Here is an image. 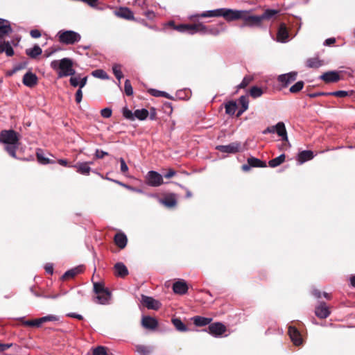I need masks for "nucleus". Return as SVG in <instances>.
Segmentation results:
<instances>
[{
    "mask_svg": "<svg viewBox=\"0 0 355 355\" xmlns=\"http://www.w3.org/2000/svg\"><path fill=\"white\" fill-rule=\"evenodd\" d=\"M19 135L12 130H2L0 141L6 144L5 150L12 157L16 158V150L19 146Z\"/></svg>",
    "mask_w": 355,
    "mask_h": 355,
    "instance_id": "obj_1",
    "label": "nucleus"
},
{
    "mask_svg": "<svg viewBox=\"0 0 355 355\" xmlns=\"http://www.w3.org/2000/svg\"><path fill=\"white\" fill-rule=\"evenodd\" d=\"M51 67L54 70H59V78L75 74V70L73 68V62L71 59L67 58H62L60 60H53L51 62Z\"/></svg>",
    "mask_w": 355,
    "mask_h": 355,
    "instance_id": "obj_2",
    "label": "nucleus"
},
{
    "mask_svg": "<svg viewBox=\"0 0 355 355\" xmlns=\"http://www.w3.org/2000/svg\"><path fill=\"white\" fill-rule=\"evenodd\" d=\"M94 291L96 295L94 302L100 304H109L111 293L101 283H94Z\"/></svg>",
    "mask_w": 355,
    "mask_h": 355,
    "instance_id": "obj_3",
    "label": "nucleus"
},
{
    "mask_svg": "<svg viewBox=\"0 0 355 355\" xmlns=\"http://www.w3.org/2000/svg\"><path fill=\"white\" fill-rule=\"evenodd\" d=\"M59 41L65 44H73L80 40V35L73 31H60L58 33Z\"/></svg>",
    "mask_w": 355,
    "mask_h": 355,
    "instance_id": "obj_4",
    "label": "nucleus"
},
{
    "mask_svg": "<svg viewBox=\"0 0 355 355\" xmlns=\"http://www.w3.org/2000/svg\"><path fill=\"white\" fill-rule=\"evenodd\" d=\"M174 29L180 33H186L189 35H194L198 32H205V26L202 23L195 24H180L174 26Z\"/></svg>",
    "mask_w": 355,
    "mask_h": 355,
    "instance_id": "obj_5",
    "label": "nucleus"
},
{
    "mask_svg": "<svg viewBox=\"0 0 355 355\" xmlns=\"http://www.w3.org/2000/svg\"><path fill=\"white\" fill-rule=\"evenodd\" d=\"M275 132H276L278 136L281 137L283 141H288L287 132L285 124L283 122L280 121L275 125L268 126L263 131V134L264 135Z\"/></svg>",
    "mask_w": 355,
    "mask_h": 355,
    "instance_id": "obj_6",
    "label": "nucleus"
},
{
    "mask_svg": "<svg viewBox=\"0 0 355 355\" xmlns=\"http://www.w3.org/2000/svg\"><path fill=\"white\" fill-rule=\"evenodd\" d=\"M251 10H244V12L242 16V19L244 22L243 26H260L261 21L259 15H251Z\"/></svg>",
    "mask_w": 355,
    "mask_h": 355,
    "instance_id": "obj_7",
    "label": "nucleus"
},
{
    "mask_svg": "<svg viewBox=\"0 0 355 355\" xmlns=\"http://www.w3.org/2000/svg\"><path fill=\"white\" fill-rule=\"evenodd\" d=\"M222 12V17L228 21L242 19L243 14L245 13L244 10H234L230 8H223Z\"/></svg>",
    "mask_w": 355,
    "mask_h": 355,
    "instance_id": "obj_8",
    "label": "nucleus"
},
{
    "mask_svg": "<svg viewBox=\"0 0 355 355\" xmlns=\"http://www.w3.org/2000/svg\"><path fill=\"white\" fill-rule=\"evenodd\" d=\"M146 183L150 187H159L163 184L162 176L156 171H150L146 175Z\"/></svg>",
    "mask_w": 355,
    "mask_h": 355,
    "instance_id": "obj_9",
    "label": "nucleus"
},
{
    "mask_svg": "<svg viewBox=\"0 0 355 355\" xmlns=\"http://www.w3.org/2000/svg\"><path fill=\"white\" fill-rule=\"evenodd\" d=\"M227 330L226 327L220 322L211 324L208 327V333L214 337H220Z\"/></svg>",
    "mask_w": 355,
    "mask_h": 355,
    "instance_id": "obj_10",
    "label": "nucleus"
},
{
    "mask_svg": "<svg viewBox=\"0 0 355 355\" xmlns=\"http://www.w3.org/2000/svg\"><path fill=\"white\" fill-rule=\"evenodd\" d=\"M216 149L222 153H236L241 150V145L239 142H233L228 145L218 146Z\"/></svg>",
    "mask_w": 355,
    "mask_h": 355,
    "instance_id": "obj_11",
    "label": "nucleus"
},
{
    "mask_svg": "<svg viewBox=\"0 0 355 355\" xmlns=\"http://www.w3.org/2000/svg\"><path fill=\"white\" fill-rule=\"evenodd\" d=\"M288 334L293 343L295 346H300L303 343V339L300 331L294 327H289Z\"/></svg>",
    "mask_w": 355,
    "mask_h": 355,
    "instance_id": "obj_12",
    "label": "nucleus"
},
{
    "mask_svg": "<svg viewBox=\"0 0 355 355\" xmlns=\"http://www.w3.org/2000/svg\"><path fill=\"white\" fill-rule=\"evenodd\" d=\"M141 303L148 309L157 310L161 306V304L159 301L153 299L151 297L145 295H142L141 297Z\"/></svg>",
    "mask_w": 355,
    "mask_h": 355,
    "instance_id": "obj_13",
    "label": "nucleus"
},
{
    "mask_svg": "<svg viewBox=\"0 0 355 355\" xmlns=\"http://www.w3.org/2000/svg\"><path fill=\"white\" fill-rule=\"evenodd\" d=\"M296 78V72H290L288 73L279 75L277 78V80L283 87H286L291 83L293 82Z\"/></svg>",
    "mask_w": 355,
    "mask_h": 355,
    "instance_id": "obj_14",
    "label": "nucleus"
},
{
    "mask_svg": "<svg viewBox=\"0 0 355 355\" xmlns=\"http://www.w3.org/2000/svg\"><path fill=\"white\" fill-rule=\"evenodd\" d=\"M289 34L284 24H281L277 34V41L282 43L288 42Z\"/></svg>",
    "mask_w": 355,
    "mask_h": 355,
    "instance_id": "obj_15",
    "label": "nucleus"
},
{
    "mask_svg": "<svg viewBox=\"0 0 355 355\" xmlns=\"http://www.w3.org/2000/svg\"><path fill=\"white\" fill-rule=\"evenodd\" d=\"M315 313L320 318H326L330 314L329 308L324 302L320 303L318 306H316Z\"/></svg>",
    "mask_w": 355,
    "mask_h": 355,
    "instance_id": "obj_16",
    "label": "nucleus"
},
{
    "mask_svg": "<svg viewBox=\"0 0 355 355\" xmlns=\"http://www.w3.org/2000/svg\"><path fill=\"white\" fill-rule=\"evenodd\" d=\"M37 83V77L32 72H27L23 78V83L29 87H33Z\"/></svg>",
    "mask_w": 355,
    "mask_h": 355,
    "instance_id": "obj_17",
    "label": "nucleus"
},
{
    "mask_svg": "<svg viewBox=\"0 0 355 355\" xmlns=\"http://www.w3.org/2000/svg\"><path fill=\"white\" fill-rule=\"evenodd\" d=\"M320 78L325 83H335L340 80V75L336 71H328L323 73Z\"/></svg>",
    "mask_w": 355,
    "mask_h": 355,
    "instance_id": "obj_18",
    "label": "nucleus"
},
{
    "mask_svg": "<svg viewBox=\"0 0 355 355\" xmlns=\"http://www.w3.org/2000/svg\"><path fill=\"white\" fill-rule=\"evenodd\" d=\"M223 8H218L212 10H208L203 12L200 15H196L191 16L189 18L191 19L194 17H222Z\"/></svg>",
    "mask_w": 355,
    "mask_h": 355,
    "instance_id": "obj_19",
    "label": "nucleus"
},
{
    "mask_svg": "<svg viewBox=\"0 0 355 355\" xmlns=\"http://www.w3.org/2000/svg\"><path fill=\"white\" fill-rule=\"evenodd\" d=\"M141 324L146 329H154L157 326V321L150 316H144L141 320Z\"/></svg>",
    "mask_w": 355,
    "mask_h": 355,
    "instance_id": "obj_20",
    "label": "nucleus"
},
{
    "mask_svg": "<svg viewBox=\"0 0 355 355\" xmlns=\"http://www.w3.org/2000/svg\"><path fill=\"white\" fill-rule=\"evenodd\" d=\"M115 15L119 17L125 19H135L133 12L128 8H121L119 10L115 12Z\"/></svg>",
    "mask_w": 355,
    "mask_h": 355,
    "instance_id": "obj_21",
    "label": "nucleus"
},
{
    "mask_svg": "<svg viewBox=\"0 0 355 355\" xmlns=\"http://www.w3.org/2000/svg\"><path fill=\"white\" fill-rule=\"evenodd\" d=\"M173 290L174 293L182 295L187 293L188 287L184 281L180 280L173 284Z\"/></svg>",
    "mask_w": 355,
    "mask_h": 355,
    "instance_id": "obj_22",
    "label": "nucleus"
},
{
    "mask_svg": "<svg viewBox=\"0 0 355 355\" xmlns=\"http://www.w3.org/2000/svg\"><path fill=\"white\" fill-rule=\"evenodd\" d=\"M313 158V153L311 150H303L300 152L297 155V162L300 164L304 163L306 161H309Z\"/></svg>",
    "mask_w": 355,
    "mask_h": 355,
    "instance_id": "obj_23",
    "label": "nucleus"
},
{
    "mask_svg": "<svg viewBox=\"0 0 355 355\" xmlns=\"http://www.w3.org/2000/svg\"><path fill=\"white\" fill-rule=\"evenodd\" d=\"M73 167L76 168L77 172L82 175H88L91 171L89 162H78Z\"/></svg>",
    "mask_w": 355,
    "mask_h": 355,
    "instance_id": "obj_24",
    "label": "nucleus"
},
{
    "mask_svg": "<svg viewBox=\"0 0 355 355\" xmlns=\"http://www.w3.org/2000/svg\"><path fill=\"white\" fill-rule=\"evenodd\" d=\"M12 31L10 22L7 20L0 19V38L8 35Z\"/></svg>",
    "mask_w": 355,
    "mask_h": 355,
    "instance_id": "obj_25",
    "label": "nucleus"
},
{
    "mask_svg": "<svg viewBox=\"0 0 355 355\" xmlns=\"http://www.w3.org/2000/svg\"><path fill=\"white\" fill-rule=\"evenodd\" d=\"M127 241V237L123 233H118L114 236V242L116 245L121 249H123L126 246Z\"/></svg>",
    "mask_w": 355,
    "mask_h": 355,
    "instance_id": "obj_26",
    "label": "nucleus"
},
{
    "mask_svg": "<svg viewBox=\"0 0 355 355\" xmlns=\"http://www.w3.org/2000/svg\"><path fill=\"white\" fill-rule=\"evenodd\" d=\"M115 274L116 276L123 277L128 274L127 267L123 263H116L114 266Z\"/></svg>",
    "mask_w": 355,
    "mask_h": 355,
    "instance_id": "obj_27",
    "label": "nucleus"
},
{
    "mask_svg": "<svg viewBox=\"0 0 355 355\" xmlns=\"http://www.w3.org/2000/svg\"><path fill=\"white\" fill-rule=\"evenodd\" d=\"M160 202L167 207H173L177 203L176 196L175 194H171L164 199L160 200Z\"/></svg>",
    "mask_w": 355,
    "mask_h": 355,
    "instance_id": "obj_28",
    "label": "nucleus"
},
{
    "mask_svg": "<svg viewBox=\"0 0 355 355\" xmlns=\"http://www.w3.org/2000/svg\"><path fill=\"white\" fill-rule=\"evenodd\" d=\"M3 52H5L8 56H12L14 54V51L10 43L0 40V53Z\"/></svg>",
    "mask_w": 355,
    "mask_h": 355,
    "instance_id": "obj_29",
    "label": "nucleus"
},
{
    "mask_svg": "<svg viewBox=\"0 0 355 355\" xmlns=\"http://www.w3.org/2000/svg\"><path fill=\"white\" fill-rule=\"evenodd\" d=\"M83 271L82 266H78L71 270H67L62 276L64 279L75 277L76 275L80 273Z\"/></svg>",
    "mask_w": 355,
    "mask_h": 355,
    "instance_id": "obj_30",
    "label": "nucleus"
},
{
    "mask_svg": "<svg viewBox=\"0 0 355 355\" xmlns=\"http://www.w3.org/2000/svg\"><path fill=\"white\" fill-rule=\"evenodd\" d=\"M193 323L198 327H203L209 324L211 321V318H205L201 316H196L193 318Z\"/></svg>",
    "mask_w": 355,
    "mask_h": 355,
    "instance_id": "obj_31",
    "label": "nucleus"
},
{
    "mask_svg": "<svg viewBox=\"0 0 355 355\" xmlns=\"http://www.w3.org/2000/svg\"><path fill=\"white\" fill-rule=\"evenodd\" d=\"M306 66L309 68H318L323 64L322 60H319L318 58H311L306 60Z\"/></svg>",
    "mask_w": 355,
    "mask_h": 355,
    "instance_id": "obj_32",
    "label": "nucleus"
},
{
    "mask_svg": "<svg viewBox=\"0 0 355 355\" xmlns=\"http://www.w3.org/2000/svg\"><path fill=\"white\" fill-rule=\"evenodd\" d=\"M42 52V49L38 45H35L33 48L26 50V54L32 58H35L40 55Z\"/></svg>",
    "mask_w": 355,
    "mask_h": 355,
    "instance_id": "obj_33",
    "label": "nucleus"
},
{
    "mask_svg": "<svg viewBox=\"0 0 355 355\" xmlns=\"http://www.w3.org/2000/svg\"><path fill=\"white\" fill-rule=\"evenodd\" d=\"M285 161V155L282 154L279 156L271 159L269 161L268 164L269 166L272 168L277 167L282 164Z\"/></svg>",
    "mask_w": 355,
    "mask_h": 355,
    "instance_id": "obj_34",
    "label": "nucleus"
},
{
    "mask_svg": "<svg viewBox=\"0 0 355 355\" xmlns=\"http://www.w3.org/2000/svg\"><path fill=\"white\" fill-rule=\"evenodd\" d=\"M248 163L251 167H266V164L265 162L260 159L254 157H251L248 159Z\"/></svg>",
    "mask_w": 355,
    "mask_h": 355,
    "instance_id": "obj_35",
    "label": "nucleus"
},
{
    "mask_svg": "<svg viewBox=\"0 0 355 355\" xmlns=\"http://www.w3.org/2000/svg\"><path fill=\"white\" fill-rule=\"evenodd\" d=\"M121 69V66L118 64H115L112 67L113 73H114L115 77L119 80V83H118L119 87H120V81H121V78L123 77V75L122 73Z\"/></svg>",
    "mask_w": 355,
    "mask_h": 355,
    "instance_id": "obj_36",
    "label": "nucleus"
},
{
    "mask_svg": "<svg viewBox=\"0 0 355 355\" xmlns=\"http://www.w3.org/2000/svg\"><path fill=\"white\" fill-rule=\"evenodd\" d=\"M134 115L135 118L139 120H145L148 116V111L146 109L136 110Z\"/></svg>",
    "mask_w": 355,
    "mask_h": 355,
    "instance_id": "obj_37",
    "label": "nucleus"
},
{
    "mask_svg": "<svg viewBox=\"0 0 355 355\" xmlns=\"http://www.w3.org/2000/svg\"><path fill=\"white\" fill-rule=\"evenodd\" d=\"M173 325L175 327L177 330L180 331H186L187 330L185 324L178 318H174L172 320Z\"/></svg>",
    "mask_w": 355,
    "mask_h": 355,
    "instance_id": "obj_38",
    "label": "nucleus"
},
{
    "mask_svg": "<svg viewBox=\"0 0 355 355\" xmlns=\"http://www.w3.org/2000/svg\"><path fill=\"white\" fill-rule=\"evenodd\" d=\"M236 103L234 101H231L226 104L225 112L227 114L232 115L236 112Z\"/></svg>",
    "mask_w": 355,
    "mask_h": 355,
    "instance_id": "obj_39",
    "label": "nucleus"
},
{
    "mask_svg": "<svg viewBox=\"0 0 355 355\" xmlns=\"http://www.w3.org/2000/svg\"><path fill=\"white\" fill-rule=\"evenodd\" d=\"M277 13V10H266L260 16L261 21L262 22L264 19H269L273 16H275Z\"/></svg>",
    "mask_w": 355,
    "mask_h": 355,
    "instance_id": "obj_40",
    "label": "nucleus"
},
{
    "mask_svg": "<svg viewBox=\"0 0 355 355\" xmlns=\"http://www.w3.org/2000/svg\"><path fill=\"white\" fill-rule=\"evenodd\" d=\"M92 74L93 76H94L96 78L103 79V80H106V79L109 78V76L107 74V73L102 69H96V70L92 71Z\"/></svg>",
    "mask_w": 355,
    "mask_h": 355,
    "instance_id": "obj_41",
    "label": "nucleus"
},
{
    "mask_svg": "<svg viewBox=\"0 0 355 355\" xmlns=\"http://www.w3.org/2000/svg\"><path fill=\"white\" fill-rule=\"evenodd\" d=\"M250 94L252 98H256L260 97L263 94V90L260 87L254 86L250 89Z\"/></svg>",
    "mask_w": 355,
    "mask_h": 355,
    "instance_id": "obj_42",
    "label": "nucleus"
},
{
    "mask_svg": "<svg viewBox=\"0 0 355 355\" xmlns=\"http://www.w3.org/2000/svg\"><path fill=\"white\" fill-rule=\"evenodd\" d=\"M136 351L141 355H146L152 351V349L148 346L137 345L136 347Z\"/></svg>",
    "mask_w": 355,
    "mask_h": 355,
    "instance_id": "obj_43",
    "label": "nucleus"
},
{
    "mask_svg": "<svg viewBox=\"0 0 355 355\" xmlns=\"http://www.w3.org/2000/svg\"><path fill=\"white\" fill-rule=\"evenodd\" d=\"M304 87L303 81H298L295 85L291 87L290 92L291 93H297L302 89Z\"/></svg>",
    "mask_w": 355,
    "mask_h": 355,
    "instance_id": "obj_44",
    "label": "nucleus"
},
{
    "mask_svg": "<svg viewBox=\"0 0 355 355\" xmlns=\"http://www.w3.org/2000/svg\"><path fill=\"white\" fill-rule=\"evenodd\" d=\"M124 90L127 96H131L133 94V89L129 80L125 81Z\"/></svg>",
    "mask_w": 355,
    "mask_h": 355,
    "instance_id": "obj_45",
    "label": "nucleus"
},
{
    "mask_svg": "<svg viewBox=\"0 0 355 355\" xmlns=\"http://www.w3.org/2000/svg\"><path fill=\"white\" fill-rule=\"evenodd\" d=\"M205 32H198L199 33L205 35V34H211L214 35H217L220 33V31L216 28H208L205 26Z\"/></svg>",
    "mask_w": 355,
    "mask_h": 355,
    "instance_id": "obj_46",
    "label": "nucleus"
},
{
    "mask_svg": "<svg viewBox=\"0 0 355 355\" xmlns=\"http://www.w3.org/2000/svg\"><path fill=\"white\" fill-rule=\"evenodd\" d=\"M40 320L44 321V323L51 321H58L59 320V317L55 315H49L42 317Z\"/></svg>",
    "mask_w": 355,
    "mask_h": 355,
    "instance_id": "obj_47",
    "label": "nucleus"
},
{
    "mask_svg": "<svg viewBox=\"0 0 355 355\" xmlns=\"http://www.w3.org/2000/svg\"><path fill=\"white\" fill-rule=\"evenodd\" d=\"M149 92L154 96H164L168 98V95L164 92H161L159 90L151 89L149 90Z\"/></svg>",
    "mask_w": 355,
    "mask_h": 355,
    "instance_id": "obj_48",
    "label": "nucleus"
},
{
    "mask_svg": "<svg viewBox=\"0 0 355 355\" xmlns=\"http://www.w3.org/2000/svg\"><path fill=\"white\" fill-rule=\"evenodd\" d=\"M239 103L241 105L242 108H244V110H248L249 101L247 96H241L239 98Z\"/></svg>",
    "mask_w": 355,
    "mask_h": 355,
    "instance_id": "obj_49",
    "label": "nucleus"
},
{
    "mask_svg": "<svg viewBox=\"0 0 355 355\" xmlns=\"http://www.w3.org/2000/svg\"><path fill=\"white\" fill-rule=\"evenodd\" d=\"M93 355H107L105 347L101 346L96 347L94 349Z\"/></svg>",
    "mask_w": 355,
    "mask_h": 355,
    "instance_id": "obj_50",
    "label": "nucleus"
},
{
    "mask_svg": "<svg viewBox=\"0 0 355 355\" xmlns=\"http://www.w3.org/2000/svg\"><path fill=\"white\" fill-rule=\"evenodd\" d=\"M329 94L336 97L343 98L348 96L349 93L346 91L340 90L329 93Z\"/></svg>",
    "mask_w": 355,
    "mask_h": 355,
    "instance_id": "obj_51",
    "label": "nucleus"
},
{
    "mask_svg": "<svg viewBox=\"0 0 355 355\" xmlns=\"http://www.w3.org/2000/svg\"><path fill=\"white\" fill-rule=\"evenodd\" d=\"M252 78L250 77H245L241 83L237 86L238 89H242L247 87L251 82Z\"/></svg>",
    "mask_w": 355,
    "mask_h": 355,
    "instance_id": "obj_52",
    "label": "nucleus"
},
{
    "mask_svg": "<svg viewBox=\"0 0 355 355\" xmlns=\"http://www.w3.org/2000/svg\"><path fill=\"white\" fill-rule=\"evenodd\" d=\"M123 115L125 118L128 119L133 120L135 119L134 113H132V111L129 110L127 108H123Z\"/></svg>",
    "mask_w": 355,
    "mask_h": 355,
    "instance_id": "obj_53",
    "label": "nucleus"
},
{
    "mask_svg": "<svg viewBox=\"0 0 355 355\" xmlns=\"http://www.w3.org/2000/svg\"><path fill=\"white\" fill-rule=\"evenodd\" d=\"M37 157L39 162L41 164H46L49 163V159L48 158L44 157L41 153H37Z\"/></svg>",
    "mask_w": 355,
    "mask_h": 355,
    "instance_id": "obj_54",
    "label": "nucleus"
},
{
    "mask_svg": "<svg viewBox=\"0 0 355 355\" xmlns=\"http://www.w3.org/2000/svg\"><path fill=\"white\" fill-rule=\"evenodd\" d=\"M119 162L121 164V171L123 174H125L128 171V167L123 158H120Z\"/></svg>",
    "mask_w": 355,
    "mask_h": 355,
    "instance_id": "obj_55",
    "label": "nucleus"
},
{
    "mask_svg": "<svg viewBox=\"0 0 355 355\" xmlns=\"http://www.w3.org/2000/svg\"><path fill=\"white\" fill-rule=\"evenodd\" d=\"M101 116L104 118H109L112 115V110L106 107L101 111Z\"/></svg>",
    "mask_w": 355,
    "mask_h": 355,
    "instance_id": "obj_56",
    "label": "nucleus"
},
{
    "mask_svg": "<svg viewBox=\"0 0 355 355\" xmlns=\"http://www.w3.org/2000/svg\"><path fill=\"white\" fill-rule=\"evenodd\" d=\"M80 77L73 76L70 78V83L73 87L79 86Z\"/></svg>",
    "mask_w": 355,
    "mask_h": 355,
    "instance_id": "obj_57",
    "label": "nucleus"
},
{
    "mask_svg": "<svg viewBox=\"0 0 355 355\" xmlns=\"http://www.w3.org/2000/svg\"><path fill=\"white\" fill-rule=\"evenodd\" d=\"M146 0H135L134 6H138L141 9H144L146 8Z\"/></svg>",
    "mask_w": 355,
    "mask_h": 355,
    "instance_id": "obj_58",
    "label": "nucleus"
},
{
    "mask_svg": "<svg viewBox=\"0 0 355 355\" xmlns=\"http://www.w3.org/2000/svg\"><path fill=\"white\" fill-rule=\"evenodd\" d=\"M83 98V92L82 89H78L76 93V101L77 103H80Z\"/></svg>",
    "mask_w": 355,
    "mask_h": 355,
    "instance_id": "obj_59",
    "label": "nucleus"
},
{
    "mask_svg": "<svg viewBox=\"0 0 355 355\" xmlns=\"http://www.w3.org/2000/svg\"><path fill=\"white\" fill-rule=\"evenodd\" d=\"M107 155V152H105L103 150H100L98 149H97L95 153V156L97 158H100V159L103 158L105 155Z\"/></svg>",
    "mask_w": 355,
    "mask_h": 355,
    "instance_id": "obj_60",
    "label": "nucleus"
},
{
    "mask_svg": "<svg viewBox=\"0 0 355 355\" xmlns=\"http://www.w3.org/2000/svg\"><path fill=\"white\" fill-rule=\"evenodd\" d=\"M144 15L149 19H153L155 16V12L151 10L144 12Z\"/></svg>",
    "mask_w": 355,
    "mask_h": 355,
    "instance_id": "obj_61",
    "label": "nucleus"
},
{
    "mask_svg": "<svg viewBox=\"0 0 355 355\" xmlns=\"http://www.w3.org/2000/svg\"><path fill=\"white\" fill-rule=\"evenodd\" d=\"M30 34L33 38H38L41 36L40 32L37 29L31 30Z\"/></svg>",
    "mask_w": 355,
    "mask_h": 355,
    "instance_id": "obj_62",
    "label": "nucleus"
},
{
    "mask_svg": "<svg viewBox=\"0 0 355 355\" xmlns=\"http://www.w3.org/2000/svg\"><path fill=\"white\" fill-rule=\"evenodd\" d=\"M87 77H84L82 78H80L79 89H82V88L85 86V85L87 84Z\"/></svg>",
    "mask_w": 355,
    "mask_h": 355,
    "instance_id": "obj_63",
    "label": "nucleus"
},
{
    "mask_svg": "<svg viewBox=\"0 0 355 355\" xmlns=\"http://www.w3.org/2000/svg\"><path fill=\"white\" fill-rule=\"evenodd\" d=\"M45 270L49 274H52L53 272V265L51 263H47L45 266Z\"/></svg>",
    "mask_w": 355,
    "mask_h": 355,
    "instance_id": "obj_64",
    "label": "nucleus"
}]
</instances>
